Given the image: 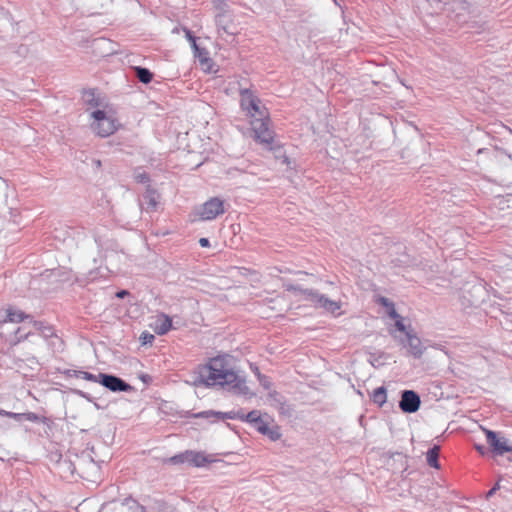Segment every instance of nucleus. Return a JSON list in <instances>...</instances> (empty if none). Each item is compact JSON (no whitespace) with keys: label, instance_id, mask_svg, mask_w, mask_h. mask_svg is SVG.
Masks as SVG:
<instances>
[{"label":"nucleus","instance_id":"nucleus-1","mask_svg":"<svg viewBox=\"0 0 512 512\" xmlns=\"http://www.w3.org/2000/svg\"><path fill=\"white\" fill-rule=\"evenodd\" d=\"M194 386H221L240 395L249 393L245 379L232 367L227 356H217L205 364L199 366L192 375Z\"/></svg>","mask_w":512,"mask_h":512},{"label":"nucleus","instance_id":"nucleus-2","mask_svg":"<svg viewBox=\"0 0 512 512\" xmlns=\"http://www.w3.org/2000/svg\"><path fill=\"white\" fill-rule=\"evenodd\" d=\"M90 127L92 131L100 137H108L117 131L119 127L112 110L97 109L91 112Z\"/></svg>","mask_w":512,"mask_h":512},{"label":"nucleus","instance_id":"nucleus-3","mask_svg":"<svg viewBox=\"0 0 512 512\" xmlns=\"http://www.w3.org/2000/svg\"><path fill=\"white\" fill-rule=\"evenodd\" d=\"M251 129L254 134V139L258 143L269 150L274 149V131L270 129V118L268 111H266L265 116L252 117Z\"/></svg>","mask_w":512,"mask_h":512},{"label":"nucleus","instance_id":"nucleus-4","mask_svg":"<svg viewBox=\"0 0 512 512\" xmlns=\"http://www.w3.org/2000/svg\"><path fill=\"white\" fill-rule=\"evenodd\" d=\"M6 315L3 319H0V327L4 328L8 324H18L28 322L32 325V327L37 330L41 331L44 336L52 335V329L49 327H44L42 322L35 321L33 317L29 314H25L21 310L14 309L12 307H9L5 311Z\"/></svg>","mask_w":512,"mask_h":512},{"label":"nucleus","instance_id":"nucleus-5","mask_svg":"<svg viewBox=\"0 0 512 512\" xmlns=\"http://www.w3.org/2000/svg\"><path fill=\"white\" fill-rule=\"evenodd\" d=\"M302 300L310 302L316 309H323L332 314H336L341 309V302L331 300L314 289H306Z\"/></svg>","mask_w":512,"mask_h":512},{"label":"nucleus","instance_id":"nucleus-6","mask_svg":"<svg viewBox=\"0 0 512 512\" xmlns=\"http://www.w3.org/2000/svg\"><path fill=\"white\" fill-rule=\"evenodd\" d=\"M195 417L198 418H207L218 420V419H239L241 421H246L252 424L253 426L257 423V421L261 418L259 415V412L256 410H253L249 412L248 414H244L243 412H228V413H222V412H215L212 410L203 411L200 413H197Z\"/></svg>","mask_w":512,"mask_h":512},{"label":"nucleus","instance_id":"nucleus-7","mask_svg":"<svg viewBox=\"0 0 512 512\" xmlns=\"http://www.w3.org/2000/svg\"><path fill=\"white\" fill-rule=\"evenodd\" d=\"M224 213V201L218 197L210 198L196 210V215L202 221L214 220L217 216Z\"/></svg>","mask_w":512,"mask_h":512},{"label":"nucleus","instance_id":"nucleus-8","mask_svg":"<svg viewBox=\"0 0 512 512\" xmlns=\"http://www.w3.org/2000/svg\"><path fill=\"white\" fill-rule=\"evenodd\" d=\"M241 107L252 118L256 116H265L267 109L261 106L260 100L250 90L243 89L240 92Z\"/></svg>","mask_w":512,"mask_h":512},{"label":"nucleus","instance_id":"nucleus-9","mask_svg":"<svg viewBox=\"0 0 512 512\" xmlns=\"http://www.w3.org/2000/svg\"><path fill=\"white\" fill-rule=\"evenodd\" d=\"M487 443L492 448V452L497 456H502L506 452H512V446L505 437H498L497 433L485 429Z\"/></svg>","mask_w":512,"mask_h":512},{"label":"nucleus","instance_id":"nucleus-10","mask_svg":"<svg viewBox=\"0 0 512 512\" xmlns=\"http://www.w3.org/2000/svg\"><path fill=\"white\" fill-rule=\"evenodd\" d=\"M98 377L99 383L112 392H127L132 390V387L128 383L117 376L99 373Z\"/></svg>","mask_w":512,"mask_h":512},{"label":"nucleus","instance_id":"nucleus-11","mask_svg":"<svg viewBox=\"0 0 512 512\" xmlns=\"http://www.w3.org/2000/svg\"><path fill=\"white\" fill-rule=\"evenodd\" d=\"M34 331L36 330L32 327V325L28 322H25V324L22 326L10 329L11 334L7 338V341L10 346H16L29 337H33Z\"/></svg>","mask_w":512,"mask_h":512},{"label":"nucleus","instance_id":"nucleus-12","mask_svg":"<svg viewBox=\"0 0 512 512\" xmlns=\"http://www.w3.org/2000/svg\"><path fill=\"white\" fill-rule=\"evenodd\" d=\"M420 404L421 400L416 392L412 390H405L402 392L399 407L403 412L414 413L419 409Z\"/></svg>","mask_w":512,"mask_h":512},{"label":"nucleus","instance_id":"nucleus-13","mask_svg":"<svg viewBox=\"0 0 512 512\" xmlns=\"http://www.w3.org/2000/svg\"><path fill=\"white\" fill-rule=\"evenodd\" d=\"M406 339H407L408 352L414 358H417V359L421 358V356L424 353L425 348L423 347L420 338L412 332H406Z\"/></svg>","mask_w":512,"mask_h":512},{"label":"nucleus","instance_id":"nucleus-14","mask_svg":"<svg viewBox=\"0 0 512 512\" xmlns=\"http://www.w3.org/2000/svg\"><path fill=\"white\" fill-rule=\"evenodd\" d=\"M219 34L225 33L230 36L236 33L235 27L231 23V16L226 12H221L215 17Z\"/></svg>","mask_w":512,"mask_h":512},{"label":"nucleus","instance_id":"nucleus-15","mask_svg":"<svg viewBox=\"0 0 512 512\" xmlns=\"http://www.w3.org/2000/svg\"><path fill=\"white\" fill-rule=\"evenodd\" d=\"M158 203L159 194L156 192V190L148 186L145 193L143 194V203H141V206L144 207L146 211H155L157 209Z\"/></svg>","mask_w":512,"mask_h":512},{"label":"nucleus","instance_id":"nucleus-16","mask_svg":"<svg viewBox=\"0 0 512 512\" xmlns=\"http://www.w3.org/2000/svg\"><path fill=\"white\" fill-rule=\"evenodd\" d=\"M151 327L156 334L165 335L172 327V320L168 315L161 314L156 317Z\"/></svg>","mask_w":512,"mask_h":512},{"label":"nucleus","instance_id":"nucleus-17","mask_svg":"<svg viewBox=\"0 0 512 512\" xmlns=\"http://www.w3.org/2000/svg\"><path fill=\"white\" fill-rule=\"evenodd\" d=\"M211 462L207 455L203 452L188 450V463L195 467H203Z\"/></svg>","mask_w":512,"mask_h":512},{"label":"nucleus","instance_id":"nucleus-18","mask_svg":"<svg viewBox=\"0 0 512 512\" xmlns=\"http://www.w3.org/2000/svg\"><path fill=\"white\" fill-rule=\"evenodd\" d=\"M439 451H440V448L437 445H434L432 448H430L427 451L426 460L430 467H433L436 469L439 468V462H438Z\"/></svg>","mask_w":512,"mask_h":512},{"label":"nucleus","instance_id":"nucleus-19","mask_svg":"<svg viewBox=\"0 0 512 512\" xmlns=\"http://www.w3.org/2000/svg\"><path fill=\"white\" fill-rule=\"evenodd\" d=\"M134 71H135L136 77L138 78V80L140 82H142L144 84H148L152 81L153 74L150 72L149 69L137 66V67H134Z\"/></svg>","mask_w":512,"mask_h":512},{"label":"nucleus","instance_id":"nucleus-20","mask_svg":"<svg viewBox=\"0 0 512 512\" xmlns=\"http://www.w3.org/2000/svg\"><path fill=\"white\" fill-rule=\"evenodd\" d=\"M377 303L385 308H390V311H388V316L390 318H399V314L395 309L394 303L388 298L381 296L377 299Z\"/></svg>","mask_w":512,"mask_h":512},{"label":"nucleus","instance_id":"nucleus-21","mask_svg":"<svg viewBox=\"0 0 512 512\" xmlns=\"http://www.w3.org/2000/svg\"><path fill=\"white\" fill-rule=\"evenodd\" d=\"M371 398L375 404L382 406L387 400L386 389L384 387L376 388L373 391Z\"/></svg>","mask_w":512,"mask_h":512},{"label":"nucleus","instance_id":"nucleus-22","mask_svg":"<svg viewBox=\"0 0 512 512\" xmlns=\"http://www.w3.org/2000/svg\"><path fill=\"white\" fill-rule=\"evenodd\" d=\"M283 287L286 291L292 292L295 296L300 297V299H302V297H304V291L307 289V288L301 287L300 285H296V284H293L290 282L284 283Z\"/></svg>","mask_w":512,"mask_h":512},{"label":"nucleus","instance_id":"nucleus-23","mask_svg":"<svg viewBox=\"0 0 512 512\" xmlns=\"http://www.w3.org/2000/svg\"><path fill=\"white\" fill-rule=\"evenodd\" d=\"M83 99L91 107H97L100 105L99 99L95 97L93 90L85 91L83 94Z\"/></svg>","mask_w":512,"mask_h":512},{"label":"nucleus","instance_id":"nucleus-24","mask_svg":"<svg viewBox=\"0 0 512 512\" xmlns=\"http://www.w3.org/2000/svg\"><path fill=\"white\" fill-rule=\"evenodd\" d=\"M167 462L171 463V464H174V465L188 463V450H186L183 453H180V454H177V455H174V456L170 457L167 460Z\"/></svg>","mask_w":512,"mask_h":512},{"label":"nucleus","instance_id":"nucleus-25","mask_svg":"<svg viewBox=\"0 0 512 512\" xmlns=\"http://www.w3.org/2000/svg\"><path fill=\"white\" fill-rule=\"evenodd\" d=\"M25 362H27V365L31 368V369H34L36 366L39 365L37 359L34 357V356H31V357H28L27 359H19L17 361V367L19 369L23 368L22 364H24Z\"/></svg>","mask_w":512,"mask_h":512},{"label":"nucleus","instance_id":"nucleus-26","mask_svg":"<svg viewBox=\"0 0 512 512\" xmlns=\"http://www.w3.org/2000/svg\"><path fill=\"white\" fill-rule=\"evenodd\" d=\"M76 376L78 378H81V379H84V380H87V381L99 382L98 375H94V374H92L90 372H87V371H78Z\"/></svg>","mask_w":512,"mask_h":512},{"label":"nucleus","instance_id":"nucleus-27","mask_svg":"<svg viewBox=\"0 0 512 512\" xmlns=\"http://www.w3.org/2000/svg\"><path fill=\"white\" fill-rule=\"evenodd\" d=\"M264 435L268 436L272 441H276L281 437L280 430L277 426L269 427Z\"/></svg>","mask_w":512,"mask_h":512},{"label":"nucleus","instance_id":"nucleus-28","mask_svg":"<svg viewBox=\"0 0 512 512\" xmlns=\"http://www.w3.org/2000/svg\"><path fill=\"white\" fill-rule=\"evenodd\" d=\"M259 433L265 434L270 427L268 423H266L262 418H260L257 423L253 426Z\"/></svg>","mask_w":512,"mask_h":512},{"label":"nucleus","instance_id":"nucleus-29","mask_svg":"<svg viewBox=\"0 0 512 512\" xmlns=\"http://www.w3.org/2000/svg\"><path fill=\"white\" fill-rule=\"evenodd\" d=\"M134 178L138 183H148L149 182V175L144 171H136L134 174Z\"/></svg>","mask_w":512,"mask_h":512},{"label":"nucleus","instance_id":"nucleus-30","mask_svg":"<svg viewBox=\"0 0 512 512\" xmlns=\"http://www.w3.org/2000/svg\"><path fill=\"white\" fill-rule=\"evenodd\" d=\"M1 415H5L7 417L13 418L15 420L21 421L23 420V413H14V412H7L4 410L0 411Z\"/></svg>","mask_w":512,"mask_h":512},{"label":"nucleus","instance_id":"nucleus-31","mask_svg":"<svg viewBox=\"0 0 512 512\" xmlns=\"http://www.w3.org/2000/svg\"><path fill=\"white\" fill-rule=\"evenodd\" d=\"M394 319H395V327H396V329L398 331L406 334V332H408V331L406 330V326L403 323L402 317L399 315V318H394Z\"/></svg>","mask_w":512,"mask_h":512},{"label":"nucleus","instance_id":"nucleus-32","mask_svg":"<svg viewBox=\"0 0 512 512\" xmlns=\"http://www.w3.org/2000/svg\"><path fill=\"white\" fill-rule=\"evenodd\" d=\"M23 419L30 421V422H38L40 418L36 413L27 412V413H23Z\"/></svg>","mask_w":512,"mask_h":512},{"label":"nucleus","instance_id":"nucleus-33","mask_svg":"<svg viewBox=\"0 0 512 512\" xmlns=\"http://www.w3.org/2000/svg\"><path fill=\"white\" fill-rule=\"evenodd\" d=\"M186 37L192 43V46L195 50H198V46L196 44V38L192 35L191 31L186 30Z\"/></svg>","mask_w":512,"mask_h":512},{"label":"nucleus","instance_id":"nucleus-34","mask_svg":"<svg viewBox=\"0 0 512 512\" xmlns=\"http://www.w3.org/2000/svg\"><path fill=\"white\" fill-rule=\"evenodd\" d=\"M141 339L143 340V344L152 343L154 336L149 333H143Z\"/></svg>","mask_w":512,"mask_h":512},{"label":"nucleus","instance_id":"nucleus-35","mask_svg":"<svg viewBox=\"0 0 512 512\" xmlns=\"http://www.w3.org/2000/svg\"><path fill=\"white\" fill-rule=\"evenodd\" d=\"M500 488L499 483H496L494 487H492L488 492L486 497L490 498L498 489Z\"/></svg>","mask_w":512,"mask_h":512},{"label":"nucleus","instance_id":"nucleus-36","mask_svg":"<svg viewBox=\"0 0 512 512\" xmlns=\"http://www.w3.org/2000/svg\"><path fill=\"white\" fill-rule=\"evenodd\" d=\"M199 244L201 247H209L210 246V242L207 238H200Z\"/></svg>","mask_w":512,"mask_h":512},{"label":"nucleus","instance_id":"nucleus-37","mask_svg":"<svg viewBox=\"0 0 512 512\" xmlns=\"http://www.w3.org/2000/svg\"><path fill=\"white\" fill-rule=\"evenodd\" d=\"M128 294H129V292H128V291H126V290H121V291L117 292L116 296H117L118 298H124V297H125L126 295H128Z\"/></svg>","mask_w":512,"mask_h":512},{"label":"nucleus","instance_id":"nucleus-38","mask_svg":"<svg viewBox=\"0 0 512 512\" xmlns=\"http://www.w3.org/2000/svg\"><path fill=\"white\" fill-rule=\"evenodd\" d=\"M476 449L481 453V454H484V447L482 446H476Z\"/></svg>","mask_w":512,"mask_h":512},{"label":"nucleus","instance_id":"nucleus-39","mask_svg":"<svg viewBox=\"0 0 512 512\" xmlns=\"http://www.w3.org/2000/svg\"><path fill=\"white\" fill-rule=\"evenodd\" d=\"M134 504L141 510H144V507L143 506H139L136 502H134Z\"/></svg>","mask_w":512,"mask_h":512},{"label":"nucleus","instance_id":"nucleus-40","mask_svg":"<svg viewBox=\"0 0 512 512\" xmlns=\"http://www.w3.org/2000/svg\"><path fill=\"white\" fill-rule=\"evenodd\" d=\"M510 461H512V458H509Z\"/></svg>","mask_w":512,"mask_h":512}]
</instances>
